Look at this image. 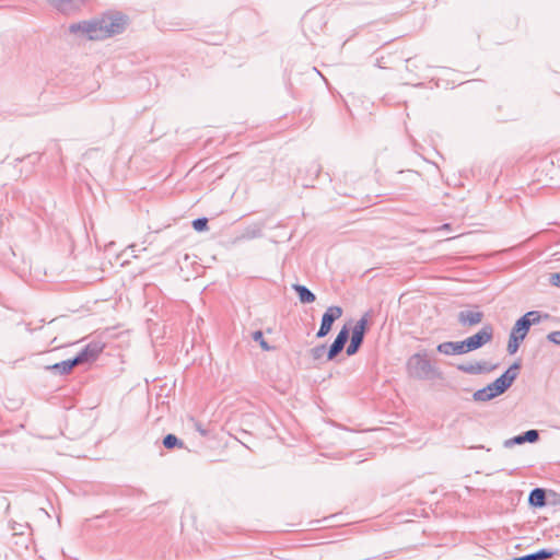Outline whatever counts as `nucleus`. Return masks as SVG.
Segmentation results:
<instances>
[{
  "instance_id": "f257e3e1",
  "label": "nucleus",
  "mask_w": 560,
  "mask_h": 560,
  "mask_svg": "<svg viewBox=\"0 0 560 560\" xmlns=\"http://www.w3.org/2000/svg\"><path fill=\"white\" fill-rule=\"evenodd\" d=\"M127 25L126 16L120 13H107L101 18L73 23L69 26L70 33H81L91 40H101L125 31Z\"/></svg>"
},
{
  "instance_id": "f03ea898",
  "label": "nucleus",
  "mask_w": 560,
  "mask_h": 560,
  "mask_svg": "<svg viewBox=\"0 0 560 560\" xmlns=\"http://www.w3.org/2000/svg\"><path fill=\"white\" fill-rule=\"evenodd\" d=\"M408 375L416 380H432L441 376L436 368L429 359L427 352L412 354L406 364Z\"/></svg>"
},
{
  "instance_id": "7ed1b4c3",
  "label": "nucleus",
  "mask_w": 560,
  "mask_h": 560,
  "mask_svg": "<svg viewBox=\"0 0 560 560\" xmlns=\"http://www.w3.org/2000/svg\"><path fill=\"white\" fill-rule=\"evenodd\" d=\"M541 320V314L538 311H529L520 317L511 329L510 335L524 340L530 326Z\"/></svg>"
},
{
  "instance_id": "20e7f679",
  "label": "nucleus",
  "mask_w": 560,
  "mask_h": 560,
  "mask_svg": "<svg viewBox=\"0 0 560 560\" xmlns=\"http://www.w3.org/2000/svg\"><path fill=\"white\" fill-rule=\"evenodd\" d=\"M369 316H370V313H365L355 323L354 327L352 328V335H351L350 343H349V346L347 347V350H346L348 355L355 354L359 351L360 347L362 346L363 340H364V335H365V331H366V328H368Z\"/></svg>"
},
{
  "instance_id": "39448f33",
  "label": "nucleus",
  "mask_w": 560,
  "mask_h": 560,
  "mask_svg": "<svg viewBox=\"0 0 560 560\" xmlns=\"http://www.w3.org/2000/svg\"><path fill=\"white\" fill-rule=\"evenodd\" d=\"M520 369L521 363L514 362L500 377L491 383L498 395L505 393L512 386L518 375Z\"/></svg>"
},
{
  "instance_id": "423d86ee",
  "label": "nucleus",
  "mask_w": 560,
  "mask_h": 560,
  "mask_svg": "<svg viewBox=\"0 0 560 560\" xmlns=\"http://www.w3.org/2000/svg\"><path fill=\"white\" fill-rule=\"evenodd\" d=\"M341 315L342 308L340 306H329L322 317L320 327L316 334V337H326L329 334L334 322L340 318Z\"/></svg>"
},
{
  "instance_id": "0eeeda50",
  "label": "nucleus",
  "mask_w": 560,
  "mask_h": 560,
  "mask_svg": "<svg viewBox=\"0 0 560 560\" xmlns=\"http://www.w3.org/2000/svg\"><path fill=\"white\" fill-rule=\"evenodd\" d=\"M493 327L490 324L485 325L478 332L466 338L470 351L480 349L493 338Z\"/></svg>"
},
{
  "instance_id": "6e6552de",
  "label": "nucleus",
  "mask_w": 560,
  "mask_h": 560,
  "mask_svg": "<svg viewBox=\"0 0 560 560\" xmlns=\"http://www.w3.org/2000/svg\"><path fill=\"white\" fill-rule=\"evenodd\" d=\"M349 339V329L347 326H343L335 338L334 342L330 345L327 350V360H334L345 348L347 341Z\"/></svg>"
},
{
  "instance_id": "1a4fd4ad",
  "label": "nucleus",
  "mask_w": 560,
  "mask_h": 560,
  "mask_svg": "<svg viewBox=\"0 0 560 560\" xmlns=\"http://www.w3.org/2000/svg\"><path fill=\"white\" fill-rule=\"evenodd\" d=\"M483 313L478 310H463L457 314V322L460 326H476L481 323Z\"/></svg>"
},
{
  "instance_id": "9d476101",
  "label": "nucleus",
  "mask_w": 560,
  "mask_h": 560,
  "mask_svg": "<svg viewBox=\"0 0 560 560\" xmlns=\"http://www.w3.org/2000/svg\"><path fill=\"white\" fill-rule=\"evenodd\" d=\"M54 8L63 14H71L80 10L86 0H47Z\"/></svg>"
},
{
  "instance_id": "9b49d317",
  "label": "nucleus",
  "mask_w": 560,
  "mask_h": 560,
  "mask_svg": "<svg viewBox=\"0 0 560 560\" xmlns=\"http://www.w3.org/2000/svg\"><path fill=\"white\" fill-rule=\"evenodd\" d=\"M493 369H495V365H489L486 361L457 365V370L471 375L487 373L492 371Z\"/></svg>"
},
{
  "instance_id": "f8f14e48",
  "label": "nucleus",
  "mask_w": 560,
  "mask_h": 560,
  "mask_svg": "<svg viewBox=\"0 0 560 560\" xmlns=\"http://www.w3.org/2000/svg\"><path fill=\"white\" fill-rule=\"evenodd\" d=\"M75 366H77V364H75V362H74V360L72 358V359H68V360L61 361L59 363H55L52 365H49V366H47V370L51 371L54 374L67 375Z\"/></svg>"
},
{
  "instance_id": "ddd939ff",
  "label": "nucleus",
  "mask_w": 560,
  "mask_h": 560,
  "mask_svg": "<svg viewBox=\"0 0 560 560\" xmlns=\"http://www.w3.org/2000/svg\"><path fill=\"white\" fill-rule=\"evenodd\" d=\"M528 503L534 508H542L547 504L546 490L542 488H535L529 492Z\"/></svg>"
},
{
  "instance_id": "4468645a",
  "label": "nucleus",
  "mask_w": 560,
  "mask_h": 560,
  "mask_svg": "<svg viewBox=\"0 0 560 560\" xmlns=\"http://www.w3.org/2000/svg\"><path fill=\"white\" fill-rule=\"evenodd\" d=\"M497 396L499 395L495 393L493 385L490 383L486 387L476 390L472 395V398L475 401H488Z\"/></svg>"
},
{
  "instance_id": "2eb2a0df",
  "label": "nucleus",
  "mask_w": 560,
  "mask_h": 560,
  "mask_svg": "<svg viewBox=\"0 0 560 560\" xmlns=\"http://www.w3.org/2000/svg\"><path fill=\"white\" fill-rule=\"evenodd\" d=\"M292 288L296 292L301 303L308 304L315 302V294L305 285L293 284Z\"/></svg>"
},
{
  "instance_id": "dca6fc26",
  "label": "nucleus",
  "mask_w": 560,
  "mask_h": 560,
  "mask_svg": "<svg viewBox=\"0 0 560 560\" xmlns=\"http://www.w3.org/2000/svg\"><path fill=\"white\" fill-rule=\"evenodd\" d=\"M556 553V550L540 549L533 553L516 557L514 560H546L552 558Z\"/></svg>"
},
{
  "instance_id": "f3484780",
  "label": "nucleus",
  "mask_w": 560,
  "mask_h": 560,
  "mask_svg": "<svg viewBox=\"0 0 560 560\" xmlns=\"http://www.w3.org/2000/svg\"><path fill=\"white\" fill-rule=\"evenodd\" d=\"M84 348L88 350L90 358L96 360L100 353H102L104 345L100 341H92L88 343Z\"/></svg>"
},
{
  "instance_id": "a211bd4d",
  "label": "nucleus",
  "mask_w": 560,
  "mask_h": 560,
  "mask_svg": "<svg viewBox=\"0 0 560 560\" xmlns=\"http://www.w3.org/2000/svg\"><path fill=\"white\" fill-rule=\"evenodd\" d=\"M163 445H164L165 448L172 450V448H174L176 446L182 447L183 446V441L179 440L176 435L170 433V434L164 436Z\"/></svg>"
},
{
  "instance_id": "6ab92c4d",
  "label": "nucleus",
  "mask_w": 560,
  "mask_h": 560,
  "mask_svg": "<svg viewBox=\"0 0 560 560\" xmlns=\"http://www.w3.org/2000/svg\"><path fill=\"white\" fill-rule=\"evenodd\" d=\"M522 341H523L522 339L515 337L514 335H510L509 341H508V348H506L509 354L516 353Z\"/></svg>"
},
{
  "instance_id": "aec40b11",
  "label": "nucleus",
  "mask_w": 560,
  "mask_h": 560,
  "mask_svg": "<svg viewBox=\"0 0 560 560\" xmlns=\"http://www.w3.org/2000/svg\"><path fill=\"white\" fill-rule=\"evenodd\" d=\"M466 345H467L466 339L462 340V341H453L454 355L470 352L469 347Z\"/></svg>"
},
{
  "instance_id": "412c9836",
  "label": "nucleus",
  "mask_w": 560,
  "mask_h": 560,
  "mask_svg": "<svg viewBox=\"0 0 560 560\" xmlns=\"http://www.w3.org/2000/svg\"><path fill=\"white\" fill-rule=\"evenodd\" d=\"M74 362L77 365L94 361L93 358H90V354L85 348H83L74 358Z\"/></svg>"
},
{
  "instance_id": "4be33fe9",
  "label": "nucleus",
  "mask_w": 560,
  "mask_h": 560,
  "mask_svg": "<svg viewBox=\"0 0 560 560\" xmlns=\"http://www.w3.org/2000/svg\"><path fill=\"white\" fill-rule=\"evenodd\" d=\"M436 350L445 355H454L453 341H445L438 345Z\"/></svg>"
},
{
  "instance_id": "5701e85b",
  "label": "nucleus",
  "mask_w": 560,
  "mask_h": 560,
  "mask_svg": "<svg viewBox=\"0 0 560 560\" xmlns=\"http://www.w3.org/2000/svg\"><path fill=\"white\" fill-rule=\"evenodd\" d=\"M310 353L314 360H320L324 357V354L326 353V346L325 345L316 346L310 350Z\"/></svg>"
},
{
  "instance_id": "b1692460",
  "label": "nucleus",
  "mask_w": 560,
  "mask_h": 560,
  "mask_svg": "<svg viewBox=\"0 0 560 560\" xmlns=\"http://www.w3.org/2000/svg\"><path fill=\"white\" fill-rule=\"evenodd\" d=\"M253 339L257 342H259L260 347L264 350H270L271 347L267 343V341L264 339V334L261 330H256L253 332Z\"/></svg>"
},
{
  "instance_id": "393cba45",
  "label": "nucleus",
  "mask_w": 560,
  "mask_h": 560,
  "mask_svg": "<svg viewBox=\"0 0 560 560\" xmlns=\"http://www.w3.org/2000/svg\"><path fill=\"white\" fill-rule=\"evenodd\" d=\"M192 228L198 231L202 232L208 229V219L207 218H198L192 221Z\"/></svg>"
},
{
  "instance_id": "a878e982",
  "label": "nucleus",
  "mask_w": 560,
  "mask_h": 560,
  "mask_svg": "<svg viewBox=\"0 0 560 560\" xmlns=\"http://www.w3.org/2000/svg\"><path fill=\"white\" fill-rule=\"evenodd\" d=\"M523 436H524L525 443L526 442L535 443L539 440V432L537 430L532 429V430L524 432Z\"/></svg>"
},
{
  "instance_id": "bb28decb",
  "label": "nucleus",
  "mask_w": 560,
  "mask_h": 560,
  "mask_svg": "<svg viewBox=\"0 0 560 560\" xmlns=\"http://www.w3.org/2000/svg\"><path fill=\"white\" fill-rule=\"evenodd\" d=\"M523 443H525V441H524V436H523V433H522V434H518V435H516V436H514L512 439L506 440L504 442V446L505 447H511L513 445H516V444L520 445V444H523Z\"/></svg>"
},
{
  "instance_id": "cd10ccee",
  "label": "nucleus",
  "mask_w": 560,
  "mask_h": 560,
  "mask_svg": "<svg viewBox=\"0 0 560 560\" xmlns=\"http://www.w3.org/2000/svg\"><path fill=\"white\" fill-rule=\"evenodd\" d=\"M547 339L550 342L560 346V330L549 332L547 335Z\"/></svg>"
},
{
  "instance_id": "c85d7f7f",
  "label": "nucleus",
  "mask_w": 560,
  "mask_h": 560,
  "mask_svg": "<svg viewBox=\"0 0 560 560\" xmlns=\"http://www.w3.org/2000/svg\"><path fill=\"white\" fill-rule=\"evenodd\" d=\"M549 281L552 285L560 288V272L551 273Z\"/></svg>"
},
{
  "instance_id": "c756f323",
  "label": "nucleus",
  "mask_w": 560,
  "mask_h": 560,
  "mask_svg": "<svg viewBox=\"0 0 560 560\" xmlns=\"http://www.w3.org/2000/svg\"><path fill=\"white\" fill-rule=\"evenodd\" d=\"M260 235V229L254 230L250 233H247V237L254 238Z\"/></svg>"
},
{
  "instance_id": "7c9ffc66",
  "label": "nucleus",
  "mask_w": 560,
  "mask_h": 560,
  "mask_svg": "<svg viewBox=\"0 0 560 560\" xmlns=\"http://www.w3.org/2000/svg\"><path fill=\"white\" fill-rule=\"evenodd\" d=\"M197 430L200 432L201 435H207V431L200 427V424H197Z\"/></svg>"
},
{
  "instance_id": "2f4dec72",
  "label": "nucleus",
  "mask_w": 560,
  "mask_h": 560,
  "mask_svg": "<svg viewBox=\"0 0 560 560\" xmlns=\"http://www.w3.org/2000/svg\"><path fill=\"white\" fill-rule=\"evenodd\" d=\"M448 226H450L448 224H444L443 229L448 230Z\"/></svg>"
}]
</instances>
